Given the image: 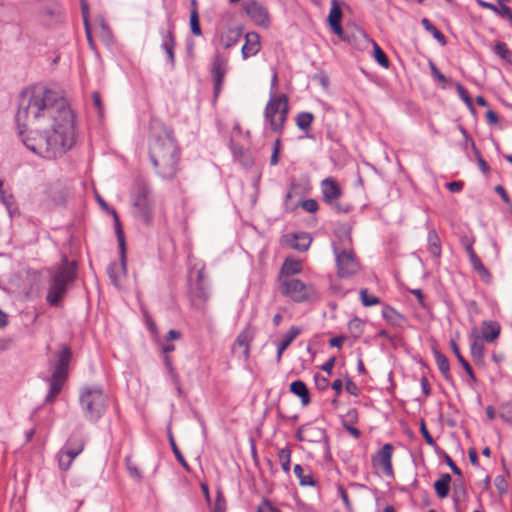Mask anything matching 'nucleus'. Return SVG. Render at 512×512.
I'll return each mask as SVG.
<instances>
[{
    "instance_id": "obj_50",
    "label": "nucleus",
    "mask_w": 512,
    "mask_h": 512,
    "mask_svg": "<svg viewBox=\"0 0 512 512\" xmlns=\"http://www.w3.org/2000/svg\"><path fill=\"white\" fill-rule=\"evenodd\" d=\"M499 416L503 421L512 424V403L502 404L500 406Z\"/></svg>"
},
{
    "instance_id": "obj_28",
    "label": "nucleus",
    "mask_w": 512,
    "mask_h": 512,
    "mask_svg": "<svg viewBox=\"0 0 512 512\" xmlns=\"http://www.w3.org/2000/svg\"><path fill=\"white\" fill-rule=\"evenodd\" d=\"M382 317L393 326H401L404 321L403 315L388 305L382 309Z\"/></svg>"
},
{
    "instance_id": "obj_25",
    "label": "nucleus",
    "mask_w": 512,
    "mask_h": 512,
    "mask_svg": "<svg viewBox=\"0 0 512 512\" xmlns=\"http://www.w3.org/2000/svg\"><path fill=\"white\" fill-rule=\"evenodd\" d=\"M290 392L301 399L303 406L310 403V394L306 384L301 380H295L290 384Z\"/></svg>"
},
{
    "instance_id": "obj_15",
    "label": "nucleus",
    "mask_w": 512,
    "mask_h": 512,
    "mask_svg": "<svg viewBox=\"0 0 512 512\" xmlns=\"http://www.w3.org/2000/svg\"><path fill=\"white\" fill-rule=\"evenodd\" d=\"M134 206L136 208L137 217L140 218L145 224H150L153 218L152 207L148 199V189L141 188L135 198Z\"/></svg>"
},
{
    "instance_id": "obj_5",
    "label": "nucleus",
    "mask_w": 512,
    "mask_h": 512,
    "mask_svg": "<svg viewBox=\"0 0 512 512\" xmlns=\"http://www.w3.org/2000/svg\"><path fill=\"white\" fill-rule=\"evenodd\" d=\"M288 98L285 94L270 97L265 108V119L269 122L271 130L281 132L288 116Z\"/></svg>"
},
{
    "instance_id": "obj_55",
    "label": "nucleus",
    "mask_w": 512,
    "mask_h": 512,
    "mask_svg": "<svg viewBox=\"0 0 512 512\" xmlns=\"http://www.w3.org/2000/svg\"><path fill=\"white\" fill-rule=\"evenodd\" d=\"M280 149H281V142H280V139H276L274 144H273V150H272V155H271V159H270V164L271 165H277L278 162H279V154H280Z\"/></svg>"
},
{
    "instance_id": "obj_20",
    "label": "nucleus",
    "mask_w": 512,
    "mask_h": 512,
    "mask_svg": "<svg viewBox=\"0 0 512 512\" xmlns=\"http://www.w3.org/2000/svg\"><path fill=\"white\" fill-rule=\"evenodd\" d=\"M477 4L485 9H488L494 12L502 19H506L509 24L512 26V11L508 6H500L498 3L493 4L484 0H476Z\"/></svg>"
},
{
    "instance_id": "obj_17",
    "label": "nucleus",
    "mask_w": 512,
    "mask_h": 512,
    "mask_svg": "<svg viewBox=\"0 0 512 512\" xmlns=\"http://www.w3.org/2000/svg\"><path fill=\"white\" fill-rule=\"evenodd\" d=\"M160 34L162 36V43L161 48L165 51L167 55L168 62L170 63L171 67L174 68L175 66V54L174 49L176 46L175 43V36H174V25L169 20L168 21V28L167 30H160Z\"/></svg>"
},
{
    "instance_id": "obj_33",
    "label": "nucleus",
    "mask_w": 512,
    "mask_h": 512,
    "mask_svg": "<svg viewBox=\"0 0 512 512\" xmlns=\"http://www.w3.org/2000/svg\"><path fill=\"white\" fill-rule=\"evenodd\" d=\"M312 242V238L307 233H299L294 235L291 246L299 251H306Z\"/></svg>"
},
{
    "instance_id": "obj_22",
    "label": "nucleus",
    "mask_w": 512,
    "mask_h": 512,
    "mask_svg": "<svg viewBox=\"0 0 512 512\" xmlns=\"http://www.w3.org/2000/svg\"><path fill=\"white\" fill-rule=\"evenodd\" d=\"M302 271V263L299 260L293 258H286L282 264L279 280H283L286 277H293Z\"/></svg>"
},
{
    "instance_id": "obj_46",
    "label": "nucleus",
    "mask_w": 512,
    "mask_h": 512,
    "mask_svg": "<svg viewBox=\"0 0 512 512\" xmlns=\"http://www.w3.org/2000/svg\"><path fill=\"white\" fill-rule=\"evenodd\" d=\"M190 28L193 35L200 36L202 34L199 23V15L196 9H193L190 14Z\"/></svg>"
},
{
    "instance_id": "obj_51",
    "label": "nucleus",
    "mask_w": 512,
    "mask_h": 512,
    "mask_svg": "<svg viewBox=\"0 0 512 512\" xmlns=\"http://www.w3.org/2000/svg\"><path fill=\"white\" fill-rule=\"evenodd\" d=\"M420 432H421L423 438L425 439L426 443L429 446L437 447V444H436L435 440L433 439V437L430 435L424 420H422L420 423Z\"/></svg>"
},
{
    "instance_id": "obj_27",
    "label": "nucleus",
    "mask_w": 512,
    "mask_h": 512,
    "mask_svg": "<svg viewBox=\"0 0 512 512\" xmlns=\"http://www.w3.org/2000/svg\"><path fill=\"white\" fill-rule=\"evenodd\" d=\"M451 476L448 473H444L441 475L440 479H438L434 483V489L439 498H445L449 494Z\"/></svg>"
},
{
    "instance_id": "obj_56",
    "label": "nucleus",
    "mask_w": 512,
    "mask_h": 512,
    "mask_svg": "<svg viewBox=\"0 0 512 512\" xmlns=\"http://www.w3.org/2000/svg\"><path fill=\"white\" fill-rule=\"evenodd\" d=\"M330 28L341 40L346 42L351 41L348 32L342 28L341 24L333 25Z\"/></svg>"
},
{
    "instance_id": "obj_18",
    "label": "nucleus",
    "mask_w": 512,
    "mask_h": 512,
    "mask_svg": "<svg viewBox=\"0 0 512 512\" xmlns=\"http://www.w3.org/2000/svg\"><path fill=\"white\" fill-rule=\"evenodd\" d=\"M261 48L260 36L256 32H248L245 35V43L242 47L241 53L244 59L255 56Z\"/></svg>"
},
{
    "instance_id": "obj_14",
    "label": "nucleus",
    "mask_w": 512,
    "mask_h": 512,
    "mask_svg": "<svg viewBox=\"0 0 512 512\" xmlns=\"http://www.w3.org/2000/svg\"><path fill=\"white\" fill-rule=\"evenodd\" d=\"M245 13L257 24L267 26L269 24V14L267 9L256 0H247L242 4Z\"/></svg>"
},
{
    "instance_id": "obj_49",
    "label": "nucleus",
    "mask_w": 512,
    "mask_h": 512,
    "mask_svg": "<svg viewBox=\"0 0 512 512\" xmlns=\"http://www.w3.org/2000/svg\"><path fill=\"white\" fill-rule=\"evenodd\" d=\"M454 493H453V501L455 505L466 496V489L462 483V481L456 480L453 485Z\"/></svg>"
},
{
    "instance_id": "obj_53",
    "label": "nucleus",
    "mask_w": 512,
    "mask_h": 512,
    "mask_svg": "<svg viewBox=\"0 0 512 512\" xmlns=\"http://www.w3.org/2000/svg\"><path fill=\"white\" fill-rule=\"evenodd\" d=\"M429 66H430L431 74H432L434 80H436L437 82L442 83V84L447 83V81H448L447 77L438 70V68L432 61L429 62Z\"/></svg>"
},
{
    "instance_id": "obj_8",
    "label": "nucleus",
    "mask_w": 512,
    "mask_h": 512,
    "mask_svg": "<svg viewBox=\"0 0 512 512\" xmlns=\"http://www.w3.org/2000/svg\"><path fill=\"white\" fill-rule=\"evenodd\" d=\"M279 281L281 293L291 298L293 301L304 302L310 298L311 288L305 285L301 280L294 277H286Z\"/></svg>"
},
{
    "instance_id": "obj_29",
    "label": "nucleus",
    "mask_w": 512,
    "mask_h": 512,
    "mask_svg": "<svg viewBox=\"0 0 512 512\" xmlns=\"http://www.w3.org/2000/svg\"><path fill=\"white\" fill-rule=\"evenodd\" d=\"M428 250L434 257L441 255V242L437 232L434 229L428 232Z\"/></svg>"
},
{
    "instance_id": "obj_6",
    "label": "nucleus",
    "mask_w": 512,
    "mask_h": 512,
    "mask_svg": "<svg viewBox=\"0 0 512 512\" xmlns=\"http://www.w3.org/2000/svg\"><path fill=\"white\" fill-rule=\"evenodd\" d=\"M321 193L323 201L337 214H347L351 210L348 204L339 202L342 196V189L333 178H325L321 181Z\"/></svg>"
},
{
    "instance_id": "obj_47",
    "label": "nucleus",
    "mask_w": 512,
    "mask_h": 512,
    "mask_svg": "<svg viewBox=\"0 0 512 512\" xmlns=\"http://www.w3.org/2000/svg\"><path fill=\"white\" fill-rule=\"evenodd\" d=\"M494 53L497 54L501 59L510 61L511 52L504 42H497L493 49Z\"/></svg>"
},
{
    "instance_id": "obj_30",
    "label": "nucleus",
    "mask_w": 512,
    "mask_h": 512,
    "mask_svg": "<svg viewBox=\"0 0 512 512\" xmlns=\"http://www.w3.org/2000/svg\"><path fill=\"white\" fill-rule=\"evenodd\" d=\"M470 263L474 270L479 274V276L486 282H490L491 280V274L488 271V269L483 265L481 259L478 257V255H472V257L469 258Z\"/></svg>"
},
{
    "instance_id": "obj_2",
    "label": "nucleus",
    "mask_w": 512,
    "mask_h": 512,
    "mask_svg": "<svg viewBox=\"0 0 512 512\" xmlns=\"http://www.w3.org/2000/svg\"><path fill=\"white\" fill-rule=\"evenodd\" d=\"M149 157L156 174L165 180L173 179L179 170L180 150L173 130L163 124L152 126Z\"/></svg>"
},
{
    "instance_id": "obj_60",
    "label": "nucleus",
    "mask_w": 512,
    "mask_h": 512,
    "mask_svg": "<svg viewBox=\"0 0 512 512\" xmlns=\"http://www.w3.org/2000/svg\"><path fill=\"white\" fill-rule=\"evenodd\" d=\"M337 492H338V495L341 498L344 506L347 509H351L352 504L350 502V499H349L348 494H347L346 490L344 489V487L339 485L338 488H337Z\"/></svg>"
},
{
    "instance_id": "obj_61",
    "label": "nucleus",
    "mask_w": 512,
    "mask_h": 512,
    "mask_svg": "<svg viewBox=\"0 0 512 512\" xmlns=\"http://www.w3.org/2000/svg\"><path fill=\"white\" fill-rule=\"evenodd\" d=\"M314 382L319 390H325L329 385L328 379L320 374L314 375Z\"/></svg>"
},
{
    "instance_id": "obj_39",
    "label": "nucleus",
    "mask_w": 512,
    "mask_h": 512,
    "mask_svg": "<svg viewBox=\"0 0 512 512\" xmlns=\"http://www.w3.org/2000/svg\"><path fill=\"white\" fill-rule=\"evenodd\" d=\"M364 326L365 323L357 317L353 318L348 323L349 332L355 339L359 338L363 334Z\"/></svg>"
},
{
    "instance_id": "obj_11",
    "label": "nucleus",
    "mask_w": 512,
    "mask_h": 512,
    "mask_svg": "<svg viewBox=\"0 0 512 512\" xmlns=\"http://www.w3.org/2000/svg\"><path fill=\"white\" fill-rule=\"evenodd\" d=\"M227 71V60L223 58L219 53H216L213 57L211 67V77L213 80L214 97L217 98L222 90L224 78Z\"/></svg>"
},
{
    "instance_id": "obj_31",
    "label": "nucleus",
    "mask_w": 512,
    "mask_h": 512,
    "mask_svg": "<svg viewBox=\"0 0 512 512\" xmlns=\"http://www.w3.org/2000/svg\"><path fill=\"white\" fill-rule=\"evenodd\" d=\"M0 200L8 210L9 215L12 216L13 213L17 210L14 196L11 193H8L6 190H4L2 180L0 181Z\"/></svg>"
},
{
    "instance_id": "obj_58",
    "label": "nucleus",
    "mask_w": 512,
    "mask_h": 512,
    "mask_svg": "<svg viewBox=\"0 0 512 512\" xmlns=\"http://www.w3.org/2000/svg\"><path fill=\"white\" fill-rule=\"evenodd\" d=\"M58 464L59 468L63 471H67L71 465L72 461H70L67 457H65V453H63L61 450L58 453Z\"/></svg>"
},
{
    "instance_id": "obj_57",
    "label": "nucleus",
    "mask_w": 512,
    "mask_h": 512,
    "mask_svg": "<svg viewBox=\"0 0 512 512\" xmlns=\"http://www.w3.org/2000/svg\"><path fill=\"white\" fill-rule=\"evenodd\" d=\"M257 512H281L278 508L272 505L269 500L264 499L257 508Z\"/></svg>"
},
{
    "instance_id": "obj_24",
    "label": "nucleus",
    "mask_w": 512,
    "mask_h": 512,
    "mask_svg": "<svg viewBox=\"0 0 512 512\" xmlns=\"http://www.w3.org/2000/svg\"><path fill=\"white\" fill-rule=\"evenodd\" d=\"M300 332H301L300 328H298L296 326H292L288 330V332L284 336V339L277 346V355H276L277 362L281 361L283 352L289 347V345L300 334Z\"/></svg>"
},
{
    "instance_id": "obj_52",
    "label": "nucleus",
    "mask_w": 512,
    "mask_h": 512,
    "mask_svg": "<svg viewBox=\"0 0 512 512\" xmlns=\"http://www.w3.org/2000/svg\"><path fill=\"white\" fill-rule=\"evenodd\" d=\"M456 89H457L459 97L464 101V103L467 106H469L470 108H472L473 107L472 99H471L469 93L467 92V90L460 83L456 84Z\"/></svg>"
},
{
    "instance_id": "obj_34",
    "label": "nucleus",
    "mask_w": 512,
    "mask_h": 512,
    "mask_svg": "<svg viewBox=\"0 0 512 512\" xmlns=\"http://www.w3.org/2000/svg\"><path fill=\"white\" fill-rule=\"evenodd\" d=\"M421 23L426 31L430 32L433 37L442 45H446V37L444 34L434 25L431 23V21L427 18H423L421 20Z\"/></svg>"
},
{
    "instance_id": "obj_42",
    "label": "nucleus",
    "mask_w": 512,
    "mask_h": 512,
    "mask_svg": "<svg viewBox=\"0 0 512 512\" xmlns=\"http://www.w3.org/2000/svg\"><path fill=\"white\" fill-rule=\"evenodd\" d=\"M450 347L454 353V355L456 356L458 362L461 364V366L464 368V370L466 371V373H470V367L471 365L469 364V362L462 356L461 352H460V349L456 343L455 340H451L450 341Z\"/></svg>"
},
{
    "instance_id": "obj_48",
    "label": "nucleus",
    "mask_w": 512,
    "mask_h": 512,
    "mask_svg": "<svg viewBox=\"0 0 512 512\" xmlns=\"http://www.w3.org/2000/svg\"><path fill=\"white\" fill-rule=\"evenodd\" d=\"M169 442H170V445H171V448H172V451L176 457V459L178 460V462L186 469L189 471V466L186 462V460L184 459V456L182 455L181 451L179 450L178 446L176 445V442L173 438V436L170 434L169 436Z\"/></svg>"
},
{
    "instance_id": "obj_26",
    "label": "nucleus",
    "mask_w": 512,
    "mask_h": 512,
    "mask_svg": "<svg viewBox=\"0 0 512 512\" xmlns=\"http://www.w3.org/2000/svg\"><path fill=\"white\" fill-rule=\"evenodd\" d=\"M242 30L240 28L228 29L221 35L220 41L224 48L229 49L233 47L240 39Z\"/></svg>"
},
{
    "instance_id": "obj_19",
    "label": "nucleus",
    "mask_w": 512,
    "mask_h": 512,
    "mask_svg": "<svg viewBox=\"0 0 512 512\" xmlns=\"http://www.w3.org/2000/svg\"><path fill=\"white\" fill-rule=\"evenodd\" d=\"M67 377L53 375L49 376L46 381L49 384V391L45 397V403H53L56 397L60 394Z\"/></svg>"
},
{
    "instance_id": "obj_43",
    "label": "nucleus",
    "mask_w": 512,
    "mask_h": 512,
    "mask_svg": "<svg viewBox=\"0 0 512 512\" xmlns=\"http://www.w3.org/2000/svg\"><path fill=\"white\" fill-rule=\"evenodd\" d=\"M298 206H301L306 212H309V213H315L318 210V208H319V205H318L317 201L315 199H312V198L306 199V200H301L300 202L295 204L291 208V210H294Z\"/></svg>"
},
{
    "instance_id": "obj_9",
    "label": "nucleus",
    "mask_w": 512,
    "mask_h": 512,
    "mask_svg": "<svg viewBox=\"0 0 512 512\" xmlns=\"http://www.w3.org/2000/svg\"><path fill=\"white\" fill-rule=\"evenodd\" d=\"M334 253L339 277H351L358 272L360 266L352 251H339L337 247H334Z\"/></svg>"
},
{
    "instance_id": "obj_64",
    "label": "nucleus",
    "mask_w": 512,
    "mask_h": 512,
    "mask_svg": "<svg viewBox=\"0 0 512 512\" xmlns=\"http://www.w3.org/2000/svg\"><path fill=\"white\" fill-rule=\"evenodd\" d=\"M445 461H446V464L450 467V469L452 470V472L455 475H458V476L462 475L460 468L454 463V461L451 459V457L447 454L445 455Z\"/></svg>"
},
{
    "instance_id": "obj_38",
    "label": "nucleus",
    "mask_w": 512,
    "mask_h": 512,
    "mask_svg": "<svg viewBox=\"0 0 512 512\" xmlns=\"http://www.w3.org/2000/svg\"><path fill=\"white\" fill-rule=\"evenodd\" d=\"M342 11L337 0H332V7L328 15V22L330 27L333 25L341 24Z\"/></svg>"
},
{
    "instance_id": "obj_21",
    "label": "nucleus",
    "mask_w": 512,
    "mask_h": 512,
    "mask_svg": "<svg viewBox=\"0 0 512 512\" xmlns=\"http://www.w3.org/2000/svg\"><path fill=\"white\" fill-rule=\"evenodd\" d=\"M501 331V326L496 321H483L481 325L482 338L488 343L495 341Z\"/></svg>"
},
{
    "instance_id": "obj_32",
    "label": "nucleus",
    "mask_w": 512,
    "mask_h": 512,
    "mask_svg": "<svg viewBox=\"0 0 512 512\" xmlns=\"http://www.w3.org/2000/svg\"><path fill=\"white\" fill-rule=\"evenodd\" d=\"M293 472L295 476L299 479V483L301 486H315L316 481L314 480L312 474L309 472L304 474V469L300 464H296L294 466Z\"/></svg>"
},
{
    "instance_id": "obj_35",
    "label": "nucleus",
    "mask_w": 512,
    "mask_h": 512,
    "mask_svg": "<svg viewBox=\"0 0 512 512\" xmlns=\"http://www.w3.org/2000/svg\"><path fill=\"white\" fill-rule=\"evenodd\" d=\"M60 18V9L59 7H47L42 10V19L45 24L51 25L54 22H57Z\"/></svg>"
},
{
    "instance_id": "obj_12",
    "label": "nucleus",
    "mask_w": 512,
    "mask_h": 512,
    "mask_svg": "<svg viewBox=\"0 0 512 512\" xmlns=\"http://www.w3.org/2000/svg\"><path fill=\"white\" fill-rule=\"evenodd\" d=\"M392 444H384L380 450L372 457V463L374 467H380L383 473L387 477H393V467H392V453H393Z\"/></svg>"
},
{
    "instance_id": "obj_36",
    "label": "nucleus",
    "mask_w": 512,
    "mask_h": 512,
    "mask_svg": "<svg viewBox=\"0 0 512 512\" xmlns=\"http://www.w3.org/2000/svg\"><path fill=\"white\" fill-rule=\"evenodd\" d=\"M314 120V115L310 112H300L296 117V125L302 131H307Z\"/></svg>"
},
{
    "instance_id": "obj_40",
    "label": "nucleus",
    "mask_w": 512,
    "mask_h": 512,
    "mask_svg": "<svg viewBox=\"0 0 512 512\" xmlns=\"http://www.w3.org/2000/svg\"><path fill=\"white\" fill-rule=\"evenodd\" d=\"M278 459L281 467L285 473H289L291 464V450L289 448L280 449L278 452Z\"/></svg>"
},
{
    "instance_id": "obj_37",
    "label": "nucleus",
    "mask_w": 512,
    "mask_h": 512,
    "mask_svg": "<svg viewBox=\"0 0 512 512\" xmlns=\"http://www.w3.org/2000/svg\"><path fill=\"white\" fill-rule=\"evenodd\" d=\"M484 350H485V347H484L483 342L479 339L478 336H475L473 342L470 345V352H471L472 358L475 361L482 360L484 357Z\"/></svg>"
},
{
    "instance_id": "obj_4",
    "label": "nucleus",
    "mask_w": 512,
    "mask_h": 512,
    "mask_svg": "<svg viewBox=\"0 0 512 512\" xmlns=\"http://www.w3.org/2000/svg\"><path fill=\"white\" fill-rule=\"evenodd\" d=\"M86 419L97 421L104 413L107 396L99 387H84L79 397Z\"/></svg>"
},
{
    "instance_id": "obj_63",
    "label": "nucleus",
    "mask_w": 512,
    "mask_h": 512,
    "mask_svg": "<svg viewBox=\"0 0 512 512\" xmlns=\"http://www.w3.org/2000/svg\"><path fill=\"white\" fill-rule=\"evenodd\" d=\"M495 192L501 197V199L508 205L512 204L509 195L507 194L505 188L502 185H497L495 187Z\"/></svg>"
},
{
    "instance_id": "obj_16",
    "label": "nucleus",
    "mask_w": 512,
    "mask_h": 512,
    "mask_svg": "<svg viewBox=\"0 0 512 512\" xmlns=\"http://www.w3.org/2000/svg\"><path fill=\"white\" fill-rule=\"evenodd\" d=\"M72 357V351L66 344H62L60 350L55 354L53 375L68 377V366Z\"/></svg>"
},
{
    "instance_id": "obj_7",
    "label": "nucleus",
    "mask_w": 512,
    "mask_h": 512,
    "mask_svg": "<svg viewBox=\"0 0 512 512\" xmlns=\"http://www.w3.org/2000/svg\"><path fill=\"white\" fill-rule=\"evenodd\" d=\"M115 221V232L120 250V262H113L108 267V275L113 284L117 285L122 276L126 274V244L124 232L122 230L118 215L115 210L112 211Z\"/></svg>"
},
{
    "instance_id": "obj_13",
    "label": "nucleus",
    "mask_w": 512,
    "mask_h": 512,
    "mask_svg": "<svg viewBox=\"0 0 512 512\" xmlns=\"http://www.w3.org/2000/svg\"><path fill=\"white\" fill-rule=\"evenodd\" d=\"M253 336L249 329L241 331L231 348L232 354L239 360L247 361L250 356V342Z\"/></svg>"
},
{
    "instance_id": "obj_23",
    "label": "nucleus",
    "mask_w": 512,
    "mask_h": 512,
    "mask_svg": "<svg viewBox=\"0 0 512 512\" xmlns=\"http://www.w3.org/2000/svg\"><path fill=\"white\" fill-rule=\"evenodd\" d=\"M434 358L443 378L450 384H454L452 374L450 373V363L448 358L438 350H434Z\"/></svg>"
},
{
    "instance_id": "obj_54",
    "label": "nucleus",
    "mask_w": 512,
    "mask_h": 512,
    "mask_svg": "<svg viewBox=\"0 0 512 512\" xmlns=\"http://www.w3.org/2000/svg\"><path fill=\"white\" fill-rule=\"evenodd\" d=\"M92 100H93V105L96 108L98 115L100 117H102L104 115V107L102 104L100 93L97 91H94L92 93Z\"/></svg>"
},
{
    "instance_id": "obj_59",
    "label": "nucleus",
    "mask_w": 512,
    "mask_h": 512,
    "mask_svg": "<svg viewBox=\"0 0 512 512\" xmlns=\"http://www.w3.org/2000/svg\"><path fill=\"white\" fill-rule=\"evenodd\" d=\"M125 462H126V466L129 471V474L132 477L141 478V473H140L139 469L133 464L130 456H127L125 458Z\"/></svg>"
},
{
    "instance_id": "obj_62",
    "label": "nucleus",
    "mask_w": 512,
    "mask_h": 512,
    "mask_svg": "<svg viewBox=\"0 0 512 512\" xmlns=\"http://www.w3.org/2000/svg\"><path fill=\"white\" fill-rule=\"evenodd\" d=\"M165 366L168 369V372H169L170 376L172 377L174 383H176L178 385V375L172 366L171 359L167 355L165 356Z\"/></svg>"
},
{
    "instance_id": "obj_41",
    "label": "nucleus",
    "mask_w": 512,
    "mask_h": 512,
    "mask_svg": "<svg viewBox=\"0 0 512 512\" xmlns=\"http://www.w3.org/2000/svg\"><path fill=\"white\" fill-rule=\"evenodd\" d=\"M84 445V441L81 437L72 435L68 438L64 447L81 453L84 449Z\"/></svg>"
},
{
    "instance_id": "obj_1",
    "label": "nucleus",
    "mask_w": 512,
    "mask_h": 512,
    "mask_svg": "<svg viewBox=\"0 0 512 512\" xmlns=\"http://www.w3.org/2000/svg\"><path fill=\"white\" fill-rule=\"evenodd\" d=\"M16 124L26 148L46 159L62 156L76 141L72 110L57 91L43 85L20 93Z\"/></svg>"
},
{
    "instance_id": "obj_45",
    "label": "nucleus",
    "mask_w": 512,
    "mask_h": 512,
    "mask_svg": "<svg viewBox=\"0 0 512 512\" xmlns=\"http://www.w3.org/2000/svg\"><path fill=\"white\" fill-rule=\"evenodd\" d=\"M360 299L365 307L374 306L380 303V299L374 295H369L366 288L360 290Z\"/></svg>"
},
{
    "instance_id": "obj_44",
    "label": "nucleus",
    "mask_w": 512,
    "mask_h": 512,
    "mask_svg": "<svg viewBox=\"0 0 512 512\" xmlns=\"http://www.w3.org/2000/svg\"><path fill=\"white\" fill-rule=\"evenodd\" d=\"M373 53H374V58L378 62L379 65H381L384 68L389 67V60H388L386 54L375 42L373 43Z\"/></svg>"
},
{
    "instance_id": "obj_3",
    "label": "nucleus",
    "mask_w": 512,
    "mask_h": 512,
    "mask_svg": "<svg viewBox=\"0 0 512 512\" xmlns=\"http://www.w3.org/2000/svg\"><path fill=\"white\" fill-rule=\"evenodd\" d=\"M77 277V264L75 261H69L67 256H63L62 263L55 268L50 278V284L46 295V301L50 306H58L66 295L68 286L74 282Z\"/></svg>"
},
{
    "instance_id": "obj_10",
    "label": "nucleus",
    "mask_w": 512,
    "mask_h": 512,
    "mask_svg": "<svg viewBox=\"0 0 512 512\" xmlns=\"http://www.w3.org/2000/svg\"><path fill=\"white\" fill-rule=\"evenodd\" d=\"M295 438L301 442L328 443L326 430L310 423L301 425L295 433Z\"/></svg>"
}]
</instances>
